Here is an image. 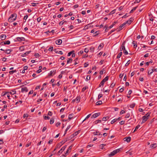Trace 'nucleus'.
<instances>
[{"label": "nucleus", "instance_id": "1", "mask_svg": "<svg viewBox=\"0 0 157 157\" xmlns=\"http://www.w3.org/2000/svg\"><path fill=\"white\" fill-rule=\"evenodd\" d=\"M17 15L16 13H13L9 17L8 21L9 22H12L15 21L17 18Z\"/></svg>", "mask_w": 157, "mask_h": 157}, {"label": "nucleus", "instance_id": "2", "mask_svg": "<svg viewBox=\"0 0 157 157\" xmlns=\"http://www.w3.org/2000/svg\"><path fill=\"white\" fill-rule=\"evenodd\" d=\"M150 113H148L143 117V120L141 124H143L148 119L149 117L150 116Z\"/></svg>", "mask_w": 157, "mask_h": 157}, {"label": "nucleus", "instance_id": "3", "mask_svg": "<svg viewBox=\"0 0 157 157\" xmlns=\"http://www.w3.org/2000/svg\"><path fill=\"white\" fill-rule=\"evenodd\" d=\"M119 149H117V150H115L113 151L112 152H111L110 154L108 155V156L109 157H111L112 156L114 155L115 154L117 153L119 151Z\"/></svg>", "mask_w": 157, "mask_h": 157}, {"label": "nucleus", "instance_id": "4", "mask_svg": "<svg viewBox=\"0 0 157 157\" xmlns=\"http://www.w3.org/2000/svg\"><path fill=\"white\" fill-rule=\"evenodd\" d=\"M28 91V88L26 87H22L21 88V92L22 93L27 92Z\"/></svg>", "mask_w": 157, "mask_h": 157}, {"label": "nucleus", "instance_id": "5", "mask_svg": "<svg viewBox=\"0 0 157 157\" xmlns=\"http://www.w3.org/2000/svg\"><path fill=\"white\" fill-rule=\"evenodd\" d=\"M100 113H97L94 114L91 117V118H95L97 117H98L100 115Z\"/></svg>", "mask_w": 157, "mask_h": 157}, {"label": "nucleus", "instance_id": "6", "mask_svg": "<svg viewBox=\"0 0 157 157\" xmlns=\"http://www.w3.org/2000/svg\"><path fill=\"white\" fill-rule=\"evenodd\" d=\"M67 147V145H65L58 152V153L59 154V155Z\"/></svg>", "mask_w": 157, "mask_h": 157}, {"label": "nucleus", "instance_id": "7", "mask_svg": "<svg viewBox=\"0 0 157 157\" xmlns=\"http://www.w3.org/2000/svg\"><path fill=\"white\" fill-rule=\"evenodd\" d=\"M10 41L9 40H7L2 42L1 44L2 45L3 44H10Z\"/></svg>", "mask_w": 157, "mask_h": 157}, {"label": "nucleus", "instance_id": "8", "mask_svg": "<svg viewBox=\"0 0 157 157\" xmlns=\"http://www.w3.org/2000/svg\"><path fill=\"white\" fill-rule=\"evenodd\" d=\"M131 139V137L129 136V137H127L124 138L123 140L124 141H126L128 143L130 141Z\"/></svg>", "mask_w": 157, "mask_h": 157}, {"label": "nucleus", "instance_id": "9", "mask_svg": "<svg viewBox=\"0 0 157 157\" xmlns=\"http://www.w3.org/2000/svg\"><path fill=\"white\" fill-rule=\"evenodd\" d=\"M17 40L18 41H23L25 40V38L24 37H17Z\"/></svg>", "mask_w": 157, "mask_h": 157}, {"label": "nucleus", "instance_id": "10", "mask_svg": "<svg viewBox=\"0 0 157 157\" xmlns=\"http://www.w3.org/2000/svg\"><path fill=\"white\" fill-rule=\"evenodd\" d=\"M133 21V19L132 18H130L128 21H127L125 22L126 24L127 23L129 25H130L132 22Z\"/></svg>", "mask_w": 157, "mask_h": 157}, {"label": "nucleus", "instance_id": "11", "mask_svg": "<svg viewBox=\"0 0 157 157\" xmlns=\"http://www.w3.org/2000/svg\"><path fill=\"white\" fill-rule=\"evenodd\" d=\"M55 43L57 44L60 45L62 43V40L61 39L57 40L55 41Z\"/></svg>", "mask_w": 157, "mask_h": 157}, {"label": "nucleus", "instance_id": "12", "mask_svg": "<svg viewBox=\"0 0 157 157\" xmlns=\"http://www.w3.org/2000/svg\"><path fill=\"white\" fill-rule=\"evenodd\" d=\"M126 23L125 22L123 24L121 25L119 27V31H120V30H121V29H122V27H124V26L126 25Z\"/></svg>", "mask_w": 157, "mask_h": 157}, {"label": "nucleus", "instance_id": "13", "mask_svg": "<svg viewBox=\"0 0 157 157\" xmlns=\"http://www.w3.org/2000/svg\"><path fill=\"white\" fill-rule=\"evenodd\" d=\"M6 36L5 34L2 35L0 36V38L2 40H4L6 38Z\"/></svg>", "mask_w": 157, "mask_h": 157}, {"label": "nucleus", "instance_id": "14", "mask_svg": "<svg viewBox=\"0 0 157 157\" xmlns=\"http://www.w3.org/2000/svg\"><path fill=\"white\" fill-rule=\"evenodd\" d=\"M117 23V22H116V21H115L114 22L113 24L112 25H111L109 27H106V29H105V30L106 29H111V28H112L113 26L116 24Z\"/></svg>", "mask_w": 157, "mask_h": 157}, {"label": "nucleus", "instance_id": "15", "mask_svg": "<svg viewBox=\"0 0 157 157\" xmlns=\"http://www.w3.org/2000/svg\"><path fill=\"white\" fill-rule=\"evenodd\" d=\"M80 132V131L78 130L74 134L71 135V136L72 137H74L75 136L77 135Z\"/></svg>", "mask_w": 157, "mask_h": 157}, {"label": "nucleus", "instance_id": "16", "mask_svg": "<svg viewBox=\"0 0 157 157\" xmlns=\"http://www.w3.org/2000/svg\"><path fill=\"white\" fill-rule=\"evenodd\" d=\"M125 41H124L123 42L122 44L121 45V47L120 49V51H122L123 50H123H124V48H123V46H125Z\"/></svg>", "mask_w": 157, "mask_h": 157}, {"label": "nucleus", "instance_id": "17", "mask_svg": "<svg viewBox=\"0 0 157 157\" xmlns=\"http://www.w3.org/2000/svg\"><path fill=\"white\" fill-rule=\"evenodd\" d=\"M93 134L94 135H99V136H102V134H100V133L99 132V131H96V132H93Z\"/></svg>", "mask_w": 157, "mask_h": 157}, {"label": "nucleus", "instance_id": "18", "mask_svg": "<svg viewBox=\"0 0 157 157\" xmlns=\"http://www.w3.org/2000/svg\"><path fill=\"white\" fill-rule=\"evenodd\" d=\"M104 46V44L103 43H101L98 46V49L99 50H100Z\"/></svg>", "mask_w": 157, "mask_h": 157}, {"label": "nucleus", "instance_id": "19", "mask_svg": "<svg viewBox=\"0 0 157 157\" xmlns=\"http://www.w3.org/2000/svg\"><path fill=\"white\" fill-rule=\"evenodd\" d=\"M151 147L152 148H156L157 146V145L156 143L154 144H151L150 145Z\"/></svg>", "mask_w": 157, "mask_h": 157}, {"label": "nucleus", "instance_id": "20", "mask_svg": "<svg viewBox=\"0 0 157 157\" xmlns=\"http://www.w3.org/2000/svg\"><path fill=\"white\" fill-rule=\"evenodd\" d=\"M55 73H56V71L54 70H53L52 71H51L50 72V73L49 74V75H54L55 74Z\"/></svg>", "mask_w": 157, "mask_h": 157}, {"label": "nucleus", "instance_id": "21", "mask_svg": "<svg viewBox=\"0 0 157 157\" xmlns=\"http://www.w3.org/2000/svg\"><path fill=\"white\" fill-rule=\"evenodd\" d=\"M132 44L133 45V46L134 47V48H136L137 47V44L136 42L135 41H133L132 42Z\"/></svg>", "mask_w": 157, "mask_h": 157}, {"label": "nucleus", "instance_id": "22", "mask_svg": "<svg viewBox=\"0 0 157 157\" xmlns=\"http://www.w3.org/2000/svg\"><path fill=\"white\" fill-rule=\"evenodd\" d=\"M76 100L77 101V103H78L80 102V96H78L76 98Z\"/></svg>", "mask_w": 157, "mask_h": 157}, {"label": "nucleus", "instance_id": "23", "mask_svg": "<svg viewBox=\"0 0 157 157\" xmlns=\"http://www.w3.org/2000/svg\"><path fill=\"white\" fill-rule=\"evenodd\" d=\"M123 48H124V50H123V52L125 55H127L128 54V52L125 50V46H123Z\"/></svg>", "mask_w": 157, "mask_h": 157}, {"label": "nucleus", "instance_id": "24", "mask_svg": "<svg viewBox=\"0 0 157 157\" xmlns=\"http://www.w3.org/2000/svg\"><path fill=\"white\" fill-rule=\"evenodd\" d=\"M109 76H106L104 79H103L102 81H103L104 82H105L106 81H107L109 79Z\"/></svg>", "mask_w": 157, "mask_h": 157}, {"label": "nucleus", "instance_id": "25", "mask_svg": "<svg viewBox=\"0 0 157 157\" xmlns=\"http://www.w3.org/2000/svg\"><path fill=\"white\" fill-rule=\"evenodd\" d=\"M137 6H136L134 7L130 11V13H133L134 11H135L136 9H137Z\"/></svg>", "mask_w": 157, "mask_h": 157}, {"label": "nucleus", "instance_id": "26", "mask_svg": "<svg viewBox=\"0 0 157 157\" xmlns=\"http://www.w3.org/2000/svg\"><path fill=\"white\" fill-rule=\"evenodd\" d=\"M73 117V114H69L68 116V119L69 120H70Z\"/></svg>", "mask_w": 157, "mask_h": 157}, {"label": "nucleus", "instance_id": "27", "mask_svg": "<svg viewBox=\"0 0 157 157\" xmlns=\"http://www.w3.org/2000/svg\"><path fill=\"white\" fill-rule=\"evenodd\" d=\"M109 117H104L102 119V121H106L107 119H109Z\"/></svg>", "mask_w": 157, "mask_h": 157}, {"label": "nucleus", "instance_id": "28", "mask_svg": "<svg viewBox=\"0 0 157 157\" xmlns=\"http://www.w3.org/2000/svg\"><path fill=\"white\" fill-rule=\"evenodd\" d=\"M154 71V69H152L151 71H149L148 72V75H151V74H152L153 72Z\"/></svg>", "mask_w": 157, "mask_h": 157}, {"label": "nucleus", "instance_id": "29", "mask_svg": "<svg viewBox=\"0 0 157 157\" xmlns=\"http://www.w3.org/2000/svg\"><path fill=\"white\" fill-rule=\"evenodd\" d=\"M11 50L10 49H7L6 50V53L7 54H9L10 53V52H11Z\"/></svg>", "mask_w": 157, "mask_h": 157}, {"label": "nucleus", "instance_id": "30", "mask_svg": "<svg viewBox=\"0 0 157 157\" xmlns=\"http://www.w3.org/2000/svg\"><path fill=\"white\" fill-rule=\"evenodd\" d=\"M72 59L71 58H70L67 61V63L68 64L69 63H71V62L72 61Z\"/></svg>", "mask_w": 157, "mask_h": 157}, {"label": "nucleus", "instance_id": "31", "mask_svg": "<svg viewBox=\"0 0 157 157\" xmlns=\"http://www.w3.org/2000/svg\"><path fill=\"white\" fill-rule=\"evenodd\" d=\"M101 122V120H98L95 121L94 122L95 124H97L98 123H100Z\"/></svg>", "mask_w": 157, "mask_h": 157}, {"label": "nucleus", "instance_id": "32", "mask_svg": "<svg viewBox=\"0 0 157 157\" xmlns=\"http://www.w3.org/2000/svg\"><path fill=\"white\" fill-rule=\"evenodd\" d=\"M91 115V114H89V115H88L83 120V121H82V122H83V121H85L86 119H88V118H89L90 117V116Z\"/></svg>", "mask_w": 157, "mask_h": 157}, {"label": "nucleus", "instance_id": "33", "mask_svg": "<svg viewBox=\"0 0 157 157\" xmlns=\"http://www.w3.org/2000/svg\"><path fill=\"white\" fill-rule=\"evenodd\" d=\"M94 49H95L94 47H91L90 48V52H94Z\"/></svg>", "mask_w": 157, "mask_h": 157}, {"label": "nucleus", "instance_id": "34", "mask_svg": "<svg viewBox=\"0 0 157 157\" xmlns=\"http://www.w3.org/2000/svg\"><path fill=\"white\" fill-rule=\"evenodd\" d=\"M16 71H17L16 70H14L10 71H9V73L10 74H13V73H14L15 72H16Z\"/></svg>", "mask_w": 157, "mask_h": 157}, {"label": "nucleus", "instance_id": "35", "mask_svg": "<svg viewBox=\"0 0 157 157\" xmlns=\"http://www.w3.org/2000/svg\"><path fill=\"white\" fill-rule=\"evenodd\" d=\"M122 52H120L117 55V58H119L122 56Z\"/></svg>", "mask_w": 157, "mask_h": 157}, {"label": "nucleus", "instance_id": "36", "mask_svg": "<svg viewBox=\"0 0 157 157\" xmlns=\"http://www.w3.org/2000/svg\"><path fill=\"white\" fill-rule=\"evenodd\" d=\"M117 120V119H114L111 121V123L113 124L116 122Z\"/></svg>", "mask_w": 157, "mask_h": 157}, {"label": "nucleus", "instance_id": "37", "mask_svg": "<svg viewBox=\"0 0 157 157\" xmlns=\"http://www.w3.org/2000/svg\"><path fill=\"white\" fill-rule=\"evenodd\" d=\"M54 122V119L53 118H52L50 120V124H52Z\"/></svg>", "mask_w": 157, "mask_h": 157}, {"label": "nucleus", "instance_id": "38", "mask_svg": "<svg viewBox=\"0 0 157 157\" xmlns=\"http://www.w3.org/2000/svg\"><path fill=\"white\" fill-rule=\"evenodd\" d=\"M99 34V31H97L95 32L94 33V36H95L98 35Z\"/></svg>", "mask_w": 157, "mask_h": 157}, {"label": "nucleus", "instance_id": "39", "mask_svg": "<svg viewBox=\"0 0 157 157\" xmlns=\"http://www.w3.org/2000/svg\"><path fill=\"white\" fill-rule=\"evenodd\" d=\"M90 78V76L89 75H87L86 77V81H88V80H89Z\"/></svg>", "mask_w": 157, "mask_h": 157}, {"label": "nucleus", "instance_id": "40", "mask_svg": "<svg viewBox=\"0 0 157 157\" xmlns=\"http://www.w3.org/2000/svg\"><path fill=\"white\" fill-rule=\"evenodd\" d=\"M65 23V21H64V20H63L61 21H60L59 23V25H62Z\"/></svg>", "mask_w": 157, "mask_h": 157}, {"label": "nucleus", "instance_id": "41", "mask_svg": "<svg viewBox=\"0 0 157 157\" xmlns=\"http://www.w3.org/2000/svg\"><path fill=\"white\" fill-rule=\"evenodd\" d=\"M130 62H131V61L130 60H128L127 61V63H126L125 66H128L130 63Z\"/></svg>", "mask_w": 157, "mask_h": 157}, {"label": "nucleus", "instance_id": "42", "mask_svg": "<svg viewBox=\"0 0 157 157\" xmlns=\"http://www.w3.org/2000/svg\"><path fill=\"white\" fill-rule=\"evenodd\" d=\"M130 113H127L125 117V118H128L130 117Z\"/></svg>", "mask_w": 157, "mask_h": 157}, {"label": "nucleus", "instance_id": "43", "mask_svg": "<svg viewBox=\"0 0 157 157\" xmlns=\"http://www.w3.org/2000/svg\"><path fill=\"white\" fill-rule=\"evenodd\" d=\"M115 13V10H112V11H111L109 14V15H111V14H113Z\"/></svg>", "mask_w": 157, "mask_h": 157}, {"label": "nucleus", "instance_id": "44", "mask_svg": "<svg viewBox=\"0 0 157 157\" xmlns=\"http://www.w3.org/2000/svg\"><path fill=\"white\" fill-rule=\"evenodd\" d=\"M56 52V53H58L59 54L61 55H62L63 54V52L62 51H57Z\"/></svg>", "mask_w": 157, "mask_h": 157}, {"label": "nucleus", "instance_id": "45", "mask_svg": "<svg viewBox=\"0 0 157 157\" xmlns=\"http://www.w3.org/2000/svg\"><path fill=\"white\" fill-rule=\"evenodd\" d=\"M84 51L85 52L87 53L89 52V49L87 48H85L84 50Z\"/></svg>", "mask_w": 157, "mask_h": 157}, {"label": "nucleus", "instance_id": "46", "mask_svg": "<svg viewBox=\"0 0 157 157\" xmlns=\"http://www.w3.org/2000/svg\"><path fill=\"white\" fill-rule=\"evenodd\" d=\"M83 53V51L82 50H81L78 52V54L79 55H81Z\"/></svg>", "mask_w": 157, "mask_h": 157}, {"label": "nucleus", "instance_id": "47", "mask_svg": "<svg viewBox=\"0 0 157 157\" xmlns=\"http://www.w3.org/2000/svg\"><path fill=\"white\" fill-rule=\"evenodd\" d=\"M87 88H88V87H86V86H85V87H83L82 89V91L83 92H84L86 90V89Z\"/></svg>", "mask_w": 157, "mask_h": 157}, {"label": "nucleus", "instance_id": "48", "mask_svg": "<svg viewBox=\"0 0 157 157\" xmlns=\"http://www.w3.org/2000/svg\"><path fill=\"white\" fill-rule=\"evenodd\" d=\"M102 103V102L101 101H99L97 102L96 103V104L97 105H100Z\"/></svg>", "mask_w": 157, "mask_h": 157}, {"label": "nucleus", "instance_id": "49", "mask_svg": "<svg viewBox=\"0 0 157 157\" xmlns=\"http://www.w3.org/2000/svg\"><path fill=\"white\" fill-rule=\"evenodd\" d=\"M50 118V117L48 116H45L44 117V119L45 120H49Z\"/></svg>", "mask_w": 157, "mask_h": 157}, {"label": "nucleus", "instance_id": "50", "mask_svg": "<svg viewBox=\"0 0 157 157\" xmlns=\"http://www.w3.org/2000/svg\"><path fill=\"white\" fill-rule=\"evenodd\" d=\"M104 83H105V82H103V81H102L101 82H100V85H99L100 86H99L100 87L101 86V85L103 86L104 84Z\"/></svg>", "mask_w": 157, "mask_h": 157}, {"label": "nucleus", "instance_id": "51", "mask_svg": "<svg viewBox=\"0 0 157 157\" xmlns=\"http://www.w3.org/2000/svg\"><path fill=\"white\" fill-rule=\"evenodd\" d=\"M135 106V104L134 103H133L130 106V108H133Z\"/></svg>", "mask_w": 157, "mask_h": 157}, {"label": "nucleus", "instance_id": "52", "mask_svg": "<svg viewBox=\"0 0 157 157\" xmlns=\"http://www.w3.org/2000/svg\"><path fill=\"white\" fill-rule=\"evenodd\" d=\"M140 125H137L135 128V129L134 131V132H135V131H136L137 129L139 128L140 127Z\"/></svg>", "mask_w": 157, "mask_h": 157}, {"label": "nucleus", "instance_id": "53", "mask_svg": "<svg viewBox=\"0 0 157 157\" xmlns=\"http://www.w3.org/2000/svg\"><path fill=\"white\" fill-rule=\"evenodd\" d=\"M53 48L52 47H50L49 48L48 50L50 51H52L53 50Z\"/></svg>", "mask_w": 157, "mask_h": 157}, {"label": "nucleus", "instance_id": "54", "mask_svg": "<svg viewBox=\"0 0 157 157\" xmlns=\"http://www.w3.org/2000/svg\"><path fill=\"white\" fill-rule=\"evenodd\" d=\"M48 114L49 116H52V113L51 111H49L48 113Z\"/></svg>", "mask_w": 157, "mask_h": 157}, {"label": "nucleus", "instance_id": "55", "mask_svg": "<svg viewBox=\"0 0 157 157\" xmlns=\"http://www.w3.org/2000/svg\"><path fill=\"white\" fill-rule=\"evenodd\" d=\"M60 124V123L59 122H58L56 124V127H58L59 125Z\"/></svg>", "mask_w": 157, "mask_h": 157}, {"label": "nucleus", "instance_id": "56", "mask_svg": "<svg viewBox=\"0 0 157 157\" xmlns=\"http://www.w3.org/2000/svg\"><path fill=\"white\" fill-rule=\"evenodd\" d=\"M41 20V19L40 17H39L37 19V21L39 23L40 22Z\"/></svg>", "mask_w": 157, "mask_h": 157}, {"label": "nucleus", "instance_id": "57", "mask_svg": "<svg viewBox=\"0 0 157 157\" xmlns=\"http://www.w3.org/2000/svg\"><path fill=\"white\" fill-rule=\"evenodd\" d=\"M75 21H77L78 23H79L81 22V21L78 19L75 20Z\"/></svg>", "mask_w": 157, "mask_h": 157}, {"label": "nucleus", "instance_id": "58", "mask_svg": "<svg viewBox=\"0 0 157 157\" xmlns=\"http://www.w3.org/2000/svg\"><path fill=\"white\" fill-rule=\"evenodd\" d=\"M33 93V90H31L29 93L28 95H29V94H32Z\"/></svg>", "mask_w": 157, "mask_h": 157}, {"label": "nucleus", "instance_id": "59", "mask_svg": "<svg viewBox=\"0 0 157 157\" xmlns=\"http://www.w3.org/2000/svg\"><path fill=\"white\" fill-rule=\"evenodd\" d=\"M124 121H121L120 122H119V123L121 124V125H122L123 124H124Z\"/></svg>", "mask_w": 157, "mask_h": 157}, {"label": "nucleus", "instance_id": "60", "mask_svg": "<svg viewBox=\"0 0 157 157\" xmlns=\"http://www.w3.org/2000/svg\"><path fill=\"white\" fill-rule=\"evenodd\" d=\"M124 90V88H122L119 90V92H122Z\"/></svg>", "mask_w": 157, "mask_h": 157}, {"label": "nucleus", "instance_id": "61", "mask_svg": "<svg viewBox=\"0 0 157 157\" xmlns=\"http://www.w3.org/2000/svg\"><path fill=\"white\" fill-rule=\"evenodd\" d=\"M47 129V127H43L42 130V131L43 132H44L46 129Z\"/></svg>", "mask_w": 157, "mask_h": 157}, {"label": "nucleus", "instance_id": "62", "mask_svg": "<svg viewBox=\"0 0 157 157\" xmlns=\"http://www.w3.org/2000/svg\"><path fill=\"white\" fill-rule=\"evenodd\" d=\"M31 144V142H29L26 145V147H28Z\"/></svg>", "mask_w": 157, "mask_h": 157}, {"label": "nucleus", "instance_id": "63", "mask_svg": "<svg viewBox=\"0 0 157 157\" xmlns=\"http://www.w3.org/2000/svg\"><path fill=\"white\" fill-rule=\"evenodd\" d=\"M102 96V94H99L98 96V99H100L101 97Z\"/></svg>", "mask_w": 157, "mask_h": 157}, {"label": "nucleus", "instance_id": "64", "mask_svg": "<svg viewBox=\"0 0 157 157\" xmlns=\"http://www.w3.org/2000/svg\"><path fill=\"white\" fill-rule=\"evenodd\" d=\"M28 16L27 15H26L24 16V19L25 20H26L27 19V18H28Z\"/></svg>", "mask_w": 157, "mask_h": 157}]
</instances>
